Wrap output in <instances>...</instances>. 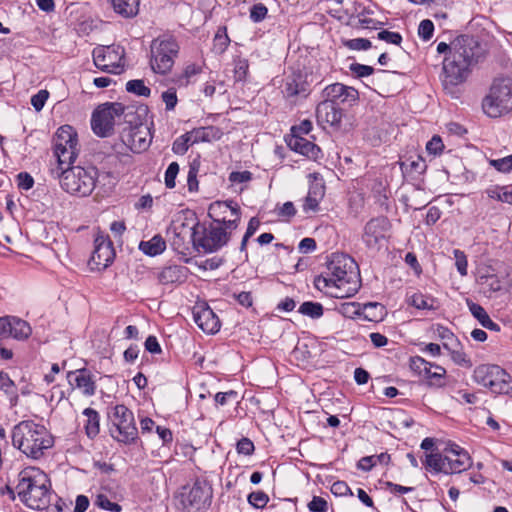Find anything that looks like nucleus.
I'll use <instances>...</instances> for the list:
<instances>
[{"label":"nucleus","mask_w":512,"mask_h":512,"mask_svg":"<svg viewBox=\"0 0 512 512\" xmlns=\"http://www.w3.org/2000/svg\"><path fill=\"white\" fill-rule=\"evenodd\" d=\"M315 288L334 298H348L359 289L357 265L345 254H333L327 263V271L314 280Z\"/></svg>","instance_id":"obj_1"},{"label":"nucleus","mask_w":512,"mask_h":512,"mask_svg":"<svg viewBox=\"0 0 512 512\" xmlns=\"http://www.w3.org/2000/svg\"><path fill=\"white\" fill-rule=\"evenodd\" d=\"M478 42L468 35H461L451 43V55L443 61L444 86H456L469 76L477 62Z\"/></svg>","instance_id":"obj_2"},{"label":"nucleus","mask_w":512,"mask_h":512,"mask_svg":"<svg viewBox=\"0 0 512 512\" xmlns=\"http://www.w3.org/2000/svg\"><path fill=\"white\" fill-rule=\"evenodd\" d=\"M12 444L28 458L38 460L54 445V438L47 428L33 420H23L11 432Z\"/></svg>","instance_id":"obj_3"},{"label":"nucleus","mask_w":512,"mask_h":512,"mask_svg":"<svg viewBox=\"0 0 512 512\" xmlns=\"http://www.w3.org/2000/svg\"><path fill=\"white\" fill-rule=\"evenodd\" d=\"M20 501L33 510H43L51 498V484L48 476L36 467H27L18 474L15 488Z\"/></svg>","instance_id":"obj_4"},{"label":"nucleus","mask_w":512,"mask_h":512,"mask_svg":"<svg viewBox=\"0 0 512 512\" xmlns=\"http://www.w3.org/2000/svg\"><path fill=\"white\" fill-rule=\"evenodd\" d=\"M51 173L59 179L61 188L73 196H89L96 185L97 170L94 167H55Z\"/></svg>","instance_id":"obj_5"},{"label":"nucleus","mask_w":512,"mask_h":512,"mask_svg":"<svg viewBox=\"0 0 512 512\" xmlns=\"http://www.w3.org/2000/svg\"><path fill=\"white\" fill-rule=\"evenodd\" d=\"M132 114V108L125 107L121 103H104L92 114V130L99 137H108L112 134L115 125H119L122 121L131 123L132 120L128 118Z\"/></svg>","instance_id":"obj_6"},{"label":"nucleus","mask_w":512,"mask_h":512,"mask_svg":"<svg viewBox=\"0 0 512 512\" xmlns=\"http://www.w3.org/2000/svg\"><path fill=\"white\" fill-rule=\"evenodd\" d=\"M482 108L491 118L510 112L512 110V79L496 78L490 87L489 94L483 99Z\"/></svg>","instance_id":"obj_7"},{"label":"nucleus","mask_w":512,"mask_h":512,"mask_svg":"<svg viewBox=\"0 0 512 512\" xmlns=\"http://www.w3.org/2000/svg\"><path fill=\"white\" fill-rule=\"evenodd\" d=\"M473 379L494 394L512 395V377L502 367L495 364H482L473 371Z\"/></svg>","instance_id":"obj_8"},{"label":"nucleus","mask_w":512,"mask_h":512,"mask_svg":"<svg viewBox=\"0 0 512 512\" xmlns=\"http://www.w3.org/2000/svg\"><path fill=\"white\" fill-rule=\"evenodd\" d=\"M53 154L57 167H72L79 154L77 133L70 125L58 128L53 139Z\"/></svg>","instance_id":"obj_9"},{"label":"nucleus","mask_w":512,"mask_h":512,"mask_svg":"<svg viewBox=\"0 0 512 512\" xmlns=\"http://www.w3.org/2000/svg\"><path fill=\"white\" fill-rule=\"evenodd\" d=\"M179 52V46L176 40L171 36H161L154 39L151 43L152 70L158 74L168 73Z\"/></svg>","instance_id":"obj_10"},{"label":"nucleus","mask_w":512,"mask_h":512,"mask_svg":"<svg viewBox=\"0 0 512 512\" xmlns=\"http://www.w3.org/2000/svg\"><path fill=\"white\" fill-rule=\"evenodd\" d=\"M111 436L118 442L129 444L137 437L134 415L125 405H116L109 413Z\"/></svg>","instance_id":"obj_11"},{"label":"nucleus","mask_w":512,"mask_h":512,"mask_svg":"<svg viewBox=\"0 0 512 512\" xmlns=\"http://www.w3.org/2000/svg\"><path fill=\"white\" fill-rule=\"evenodd\" d=\"M92 56L95 66L103 72L120 74L124 69L125 50L120 45L96 47Z\"/></svg>","instance_id":"obj_12"},{"label":"nucleus","mask_w":512,"mask_h":512,"mask_svg":"<svg viewBox=\"0 0 512 512\" xmlns=\"http://www.w3.org/2000/svg\"><path fill=\"white\" fill-rule=\"evenodd\" d=\"M211 496V489L205 483L196 481L191 488L183 487L179 502L184 512H205Z\"/></svg>","instance_id":"obj_13"},{"label":"nucleus","mask_w":512,"mask_h":512,"mask_svg":"<svg viewBox=\"0 0 512 512\" xmlns=\"http://www.w3.org/2000/svg\"><path fill=\"white\" fill-rule=\"evenodd\" d=\"M230 232L222 226H213L206 228L200 224L199 231L195 240V248L204 253H211L217 251L227 244L230 237Z\"/></svg>","instance_id":"obj_14"},{"label":"nucleus","mask_w":512,"mask_h":512,"mask_svg":"<svg viewBox=\"0 0 512 512\" xmlns=\"http://www.w3.org/2000/svg\"><path fill=\"white\" fill-rule=\"evenodd\" d=\"M208 215L219 226L235 230L241 219L240 207L233 201H215L209 205Z\"/></svg>","instance_id":"obj_15"},{"label":"nucleus","mask_w":512,"mask_h":512,"mask_svg":"<svg viewBox=\"0 0 512 512\" xmlns=\"http://www.w3.org/2000/svg\"><path fill=\"white\" fill-rule=\"evenodd\" d=\"M122 143L132 152L140 153L148 149L152 141L150 128L147 124L129 123V126L123 128L120 135Z\"/></svg>","instance_id":"obj_16"},{"label":"nucleus","mask_w":512,"mask_h":512,"mask_svg":"<svg viewBox=\"0 0 512 512\" xmlns=\"http://www.w3.org/2000/svg\"><path fill=\"white\" fill-rule=\"evenodd\" d=\"M199 228L200 223L195 218L187 220H181L178 218L174 220L167 229V235L170 237L172 245L176 249L184 246L186 242H192L195 247V240Z\"/></svg>","instance_id":"obj_17"},{"label":"nucleus","mask_w":512,"mask_h":512,"mask_svg":"<svg viewBox=\"0 0 512 512\" xmlns=\"http://www.w3.org/2000/svg\"><path fill=\"white\" fill-rule=\"evenodd\" d=\"M282 94L286 100L296 104L310 94L307 76L300 71L293 72L285 78Z\"/></svg>","instance_id":"obj_18"},{"label":"nucleus","mask_w":512,"mask_h":512,"mask_svg":"<svg viewBox=\"0 0 512 512\" xmlns=\"http://www.w3.org/2000/svg\"><path fill=\"white\" fill-rule=\"evenodd\" d=\"M94 251L91 261L97 269L107 268L114 260L115 251L113 243L108 236L98 234L94 239Z\"/></svg>","instance_id":"obj_19"},{"label":"nucleus","mask_w":512,"mask_h":512,"mask_svg":"<svg viewBox=\"0 0 512 512\" xmlns=\"http://www.w3.org/2000/svg\"><path fill=\"white\" fill-rule=\"evenodd\" d=\"M322 97L324 101H330L335 105L347 103L351 106L357 102L359 94L353 87L346 86L342 83H334L323 89Z\"/></svg>","instance_id":"obj_20"},{"label":"nucleus","mask_w":512,"mask_h":512,"mask_svg":"<svg viewBox=\"0 0 512 512\" xmlns=\"http://www.w3.org/2000/svg\"><path fill=\"white\" fill-rule=\"evenodd\" d=\"M390 228V222L386 217H376L369 220L364 226L362 240L367 247L373 248L385 238Z\"/></svg>","instance_id":"obj_21"},{"label":"nucleus","mask_w":512,"mask_h":512,"mask_svg":"<svg viewBox=\"0 0 512 512\" xmlns=\"http://www.w3.org/2000/svg\"><path fill=\"white\" fill-rule=\"evenodd\" d=\"M193 318L198 327L207 334H215L220 329L218 316L206 303H198L194 306Z\"/></svg>","instance_id":"obj_22"},{"label":"nucleus","mask_w":512,"mask_h":512,"mask_svg":"<svg viewBox=\"0 0 512 512\" xmlns=\"http://www.w3.org/2000/svg\"><path fill=\"white\" fill-rule=\"evenodd\" d=\"M68 381L73 388L79 389L87 397L93 396L96 392V383L93 376L86 368L68 372Z\"/></svg>","instance_id":"obj_23"},{"label":"nucleus","mask_w":512,"mask_h":512,"mask_svg":"<svg viewBox=\"0 0 512 512\" xmlns=\"http://www.w3.org/2000/svg\"><path fill=\"white\" fill-rule=\"evenodd\" d=\"M447 453V462L449 473H460L471 465L469 454L460 446L452 444L445 449Z\"/></svg>","instance_id":"obj_24"},{"label":"nucleus","mask_w":512,"mask_h":512,"mask_svg":"<svg viewBox=\"0 0 512 512\" xmlns=\"http://www.w3.org/2000/svg\"><path fill=\"white\" fill-rule=\"evenodd\" d=\"M342 116V109L330 101L323 100L317 105L316 118L320 125L328 124L338 127L341 123Z\"/></svg>","instance_id":"obj_25"},{"label":"nucleus","mask_w":512,"mask_h":512,"mask_svg":"<svg viewBox=\"0 0 512 512\" xmlns=\"http://www.w3.org/2000/svg\"><path fill=\"white\" fill-rule=\"evenodd\" d=\"M288 145L295 152L310 158H317L320 153V148L316 144L298 134L291 135Z\"/></svg>","instance_id":"obj_26"},{"label":"nucleus","mask_w":512,"mask_h":512,"mask_svg":"<svg viewBox=\"0 0 512 512\" xmlns=\"http://www.w3.org/2000/svg\"><path fill=\"white\" fill-rule=\"evenodd\" d=\"M187 268L179 265H170L164 267L157 274V279L162 285H172L181 283L186 278Z\"/></svg>","instance_id":"obj_27"},{"label":"nucleus","mask_w":512,"mask_h":512,"mask_svg":"<svg viewBox=\"0 0 512 512\" xmlns=\"http://www.w3.org/2000/svg\"><path fill=\"white\" fill-rule=\"evenodd\" d=\"M325 195V186L321 182L311 183L305 202L303 204V210L307 212H316L319 209V203Z\"/></svg>","instance_id":"obj_28"},{"label":"nucleus","mask_w":512,"mask_h":512,"mask_svg":"<svg viewBox=\"0 0 512 512\" xmlns=\"http://www.w3.org/2000/svg\"><path fill=\"white\" fill-rule=\"evenodd\" d=\"M223 133L220 128L214 126L199 127L190 132L191 144L199 142L217 141Z\"/></svg>","instance_id":"obj_29"},{"label":"nucleus","mask_w":512,"mask_h":512,"mask_svg":"<svg viewBox=\"0 0 512 512\" xmlns=\"http://www.w3.org/2000/svg\"><path fill=\"white\" fill-rule=\"evenodd\" d=\"M467 306L473 317H475L484 328L496 332L500 330V326L492 321L486 310L481 305L467 300Z\"/></svg>","instance_id":"obj_30"},{"label":"nucleus","mask_w":512,"mask_h":512,"mask_svg":"<svg viewBox=\"0 0 512 512\" xmlns=\"http://www.w3.org/2000/svg\"><path fill=\"white\" fill-rule=\"evenodd\" d=\"M115 13L123 18H133L139 12V0H108Z\"/></svg>","instance_id":"obj_31"},{"label":"nucleus","mask_w":512,"mask_h":512,"mask_svg":"<svg viewBox=\"0 0 512 512\" xmlns=\"http://www.w3.org/2000/svg\"><path fill=\"white\" fill-rule=\"evenodd\" d=\"M11 327V337L17 340L27 339L32 329L28 322L14 316H6Z\"/></svg>","instance_id":"obj_32"},{"label":"nucleus","mask_w":512,"mask_h":512,"mask_svg":"<svg viewBox=\"0 0 512 512\" xmlns=\"http://www.w3.org/2000/svg\"><path fill=\"white\" fill-rule=\"evenodd\" d=\"M447 464V453L445 455L441 453L426 454L424 465L427 469H431L435 473L450 474Z\"/></svg>","instance_id":"obj_33"},{"label":"nucleus","mask_w":512,"mask_h":512,"mask_svg":"<svg viewBox=\"0 0 512 512\" xmlns=\"http://www.w3.org/2000/svg\"><path fill=\"white\" fill-rule=\"evenodd\" d=\"M166 248V242L160 235L153 236L148 241H141L139 249L148 256L161 254Z\"/></svg>","instance_id":"obj_34"},{"label":"nucleus","mask_w":512,"mask_h":512,"mask_svg":"<svg viewBox=\"0 0 512 512\" xmlns=\"http://www.w3.org/2000/svg\"><path fill=\"white\" fill-rule=\"evenodd\" d=\"M485 193L489 199L512 205V190L508 186L490 185Z\"/></svg>","instance_id":"obj_35"},{"label":"nucleus","mask_w":512,"mask_h":512,"mask_svg":"<svg viewBox=\"0 0 512 512\" xmlns=\"http://www.w3.org/2000/svg\"><path fill=\"white\" fill-rule=\"evenodd\" d=\"M83 414L87 417L85 431L89 438H94L100 431V416L98 412L92 408H86Z\"/></svg>","instance_id":"obj_36"},{"label":"nucleus","mask_w":512,"mask_h":512,"mask_svg":"<svg viewBox=\"0 0 512 512\" xmlns=\"http://www.w3.org/2000/svg\"><path fill=\"white\" fill-rule=\"evenodd\" d=\"M446 370L436 364H433V368L429 369V372H424L423 377L428 380L430 386L443 387L445 385Z\"/></svg>","instance_id":"obj_37"},{"label":"nucleus","mask_w":512,"mask_h":512,"mask_svg":"<svg viewBox=\"0 0 512 512\" xmlns=\"http://www.w3.org/2000/svg\"><path fill=\"white\" fill-rule=\"evenodd\" d=\"M298 312L312 319H319L322 317L324 309L319 302L306 301L300 305Z\"/></svg>","instance_id":"obj_38"},{"label":"nucleus","mask_w":512,"mask_h":512,"mask_svg":"<svg viewBox=\"0 0 512 512\" xmlns=\"http://www.w3.org/2000/svg\"><path fill=\"white\" fill-rule=\"evenodd\" d=\"M0 389L5 391L6 393L11 394L10 397V405L16 406L18 402V395L16 394L15 390V383L14 381L9 377V375L3 371H0Z\"/></svg>","instance_id":"obj_39"},{"label":"nucleus","mask_w":512,"mask_h":512,"mask_svg":"<svg viewBox=\"0 0 512 512\" xmlns=\"http://www.w3.org/2000/svg\"><path fill=\"white\" fill-rule=\"evenodd\" d=\"M409 304L417 309H433V299L420 293H414L409 297Z\"/></svg>","instance_id":"obj_40"},{"label":"nucleus","mask_w":512,"mask_h":512,"mask_svg":"<svg viewBox=\"0 0 512 512\" xmlns=\"http://www.w3.org/2000/svg\"><path fill=\"white\" fill-rule=\"evenodd\" d=\"M126 90L129 93L135 94L137 96L148 97L151 93L149 87H147L143 80L135 79L130 80L126 83Z\"/></svg>","instance_id":"obj_41"},{"label":"nucleus","mask_w":512,"mask_h":512,"mask_svg":"<svg viewBox=\"0 0 512 512\" xmlns=\"http://www.w3.org/2000/svg\"><path fill=\"white\" fill-rule=\"evenodd\" d=\"M249 62L245 58H236L234 60V79L236 82H243L248 76Z\"/></svg>","instance_id":"obj_42"},{"label":"nucleus","mask_w":512,"mask_h":512,"mask_svg":"<svg viewBox=\"0 0 512 512\" xmlns=\"http://www.w3.org/2000/svg\"><path fill=\"white\" fill-rule=\"evenodd\" d=\"M409 367L413 372L422 376L424 372H429V369L433 368V363L420 356H413L410 358Z\"/></svg>","instance_id":"obj_43"},{"label":"nucleus","mask_w":512,"mask_h":512,"mask_svg":"<svg viewBox=\"0 0 512 512\" xmlns=\"http://www.w3.org/2000/svg\"><path fill=\"white\" fill-rule=\"evenodd\" d=\"M443 347L450 352L452 360L457 365L467 368L472 366L471 360L462 350L452 348L447 342L443 344Z\"/></svg>","instance_id":"obj_44"},{"label":"nucleus","mask_w":512,"mask_h":512,"mask_svg":"<svg viewBox=\"0 0 512 512\" xmlns=\"http://www.w3.org/2000/svg\"><path fill=\"white\" fill-rule=\"evenodd\" d=\"M338 311L344 317L353 319L361 314V306L356 302H345L340 304Z\"/></svg>","instance_id":"obj_45"},{"label":"nucleus","mask_w":512,"mask_h":512,"mask_svg":"<svg viewBox=\"0 0 512 512\" xmlns=\"http://www.w3.org/2000/svg\"><path fill=\"white\" fill-rule=\"evenodd\" d=\"M191 144L190 132L177 138L172 145V151L178 155H184Z\"/></svg>","instance_id":"obj_46"},{"label":"nucleus","mask_w":512,"mask_h":512,"mask_svg":"<svg viewBox=\"0 0 512 512\" xmlns=\"http://www.w3.org/2000/svg\"><path fill=\"white\" fill-rule=\"evenodd\" d=\"M248 502L255 508H264L269 502V497L263 491H254L248 495Z\"/></svg>","instance_id":"obj_47"},{"label":"nucleus","mask_w":512,"mask_h":512,"mask_svg":"<svg viewBox=\"0 0 512 512\" xmlns=\"http://www.w3.org/2000/svg\"><path fill=\"white\" fill-rule=\"evenodd\" d=\"M489 164L499 172L508 173L512 170V154L500 159H491Z\"/></svg>","instance_id":"obj_48"},{"label":"nucleus","mask_w":512,"mask_h":512,"mask_svg":"<svg viewBox=\"0 0 512 512\" xmlns=\"http://www.w3.org/2000/svg\"><path fill=\"white\" fill-rule=\"evenodd\" d=\"M161 99L164 102L165 109L167 111L174 110L178 103L176 90L174 88L167 89L166 91L162 92Z\"/></svg>","instance_id":"obj_49"},{"label":"nucleus","mask_w":512,"mask_h":512,"mask_svg":"<svg viewBox=\"0 0 512 512\" xmlns=\"http://www.w3.org/2000/svg\"><path fill=\"white\" fill-rule=\"evenodd\" d=\"M179 173V165L177 162H172L165 172V185L167 188L172 189L175 187V179Z\"/></svg>","instance_id":"obj_50"},{"label":"nucleus","mask_w":512,"mask_h":512,"mask_svg":"<svg viewBox=\"0 0 512 512\" xmlns=\"http://www.w3.org/2000/svg\"><path fill=\"white\" fill-rule=\"evenodd\" d=\"M229 38L226 33H221L220 30L216 33L214 39H213V49L216 53H223L228 45H229Z\"/></svg>","instance_id":"obj_51"},{"label":"nucleus","mask_w":512,"mask_h":512,"mask_svg":"<svg viewBox=\"0 0 512 512\" xmlns=\"http://www.w3.org/2000/svg\"><path fill=\"white\" fill-rule=\"evenodd\" d=\"M95 505L98 507L112 511V512H120L121 506L115 502H111L107 496L103 494H98L95 500Z\"/></svg>","instance_id":"obj_52"},{"label":"nucleus","mask_w":512,"mask_h":512,"mask_svg":"<svg viewBox=\"0 0 512 512\" xmlns=\"http://www.w3.org/2000/svg\"><path fill=\"white\" fill-rule=\"evenodd\" d=\"M267 13H268V9L262 3L254 4L250 8V18L255 23L263 21L266 18Z\"/></svg>","instance_id":"obj_53"},{"label":"nucleus","mask_w":512,"mask_h":512,"mask_svg":"<svg viewBox=\"0 0 512 512\" xmlns=\"http://www.w3.org/2000/svg\"><path fill=\"white\" fill-rule=\"evenodd\" d=\"M434 32V24L429 19H424L420 22L418 27V35L420 38H422L424 41H428L432 36Z\"/></svg>","instance_id":"obj_54"},{"label":"nucleus","mask_w":512,"mask_h":512,"mask_svg":"<svg viewBox=\"0 0 512 512\" xmlns=\"http://www.w3.org/2000/svg\"><path fill=\"white\" fill-rule=\"evenodd\" d=\"M453 253L455 257V265L457 271L460 273L461 276H466L468 262L465 253L459 249H455Z\"/></svg>","instance_id":"obj_55"},{"label":"nucleus","mask_w":512,"mask_h":512,"mask_svg":"<svg viewBox=\"0 0 512 512\" xmlns=\"http://www.w3.org/2000/svg\"><path fill=\"white\" fill-rule=\"evenodd\" d=\"M377 38L385 41L386 43L400 45L402 42V36L398 32H392L388 30H382L378 33Z\"/></svg>","instance_id":"obj_56"},{"label":"nucleus","mask_w":512,"mask_h":512,"mask_svg":"<svg viewBox=\"0 0 512 512\" xmlns=\"http://www.w3.org/2000/svg\"><path fill=\"white\" fill-rule=\"evenodd\" d=\"M345 46L351 50H368L371 48V41L365 38H354L345 42Z\"/></svg>","instance_id":"obj_57"},{"label":"nucleus","mask_w":512,"mask_h":512,"mask_svg":"<svg viewBox=\"0 0 512 512\" xmlns=\"http://www.w3.org/2000/svg\"><path fill=\"white\" fill-rule=\"evenodd\" d=\"M49 97L47 90H40L31 97V105L36 111H41Z\"/></svg>","instance_id":"obj_58"},{"label":"nucleus","mask_w":512,"mask_h":512,"mask_svg":"<svg viewBox=\"0 0 512 512\" xmlns=\"http://www.w3.org/2000/svg\"><path fill=\"white\" fill-rule=\"evenodd\" d=\"M444 149V144L440 136H433L430 141H428L426 145V150L428 153L433 155L440 154Z\"/></svg>","instance_id":"obj_59"},{"label":"nucleus","mask_w":512,"mask_h":512,"mask_svg":"<svg viewBox=\"0 0 512 512\" xmlns=\"http://www.w3.org/2000/svg\"><path fill=\"white\" fill-rule=\"evenodd\" d=\"M308 509L311 512H326L328 509L327 501L319 496H314L308 503Z\"/></svg>","instance_id":"obj_60"},{"label":"nucleus","mask_w":512,"mask_h":512,"mask_svg":"<svg viewBox=\"0 0 512 512\" xmlns=\"http://www.w3.org/2000/svg\"><path fill=\"white\" fill-rule=\"evenodd\" d=\"M350 71L361 78L370 76L374 72V68L364 64L353 63L350 65Z\"/></svg>","instance_id":"obj_61"},{"label":"nucleus","mask_w":512,"mask_h":512,"mask_svg":"<svg viewBox=\"0 0 512 512\" xmlns=\"http://www.w3.org/2000/svg\"><path fill=\"white\" fill-rule=\"evenodd\" d=\"M252 179L250 171H233L229 174V181L231 183H246Z\"/></svg>","instance_id":"obj_62"},{"label":"nucleus","mask_w":512,"mask_h":512,"mask_svg":"<svg viewBox=\"0 0 512 512\" xmlns=\"http://www.w3.org/2000/svg\"><path fill=\"white\" fill-rule=\"evenodd\" d=\"M331 492L336 496L353 495L350 487L344 481H336L331 486Z\"/></svg>","instance_id":"obj_63"},{"label":"nucleus","mask_w":512,"mask_h":512,"mask_svg":"<svg viewBox=\"0 0 512 512\" xmlns=\"http://www.w3.org/2000/svg\"><path fill=\"white\" fill-rule=\"evenodd\" d=\"M18 187L23 190H29L34 185L33 177L27 172H21L17 175Z\"/></svg>","instance_id":"obj_64"}]
</instances>
